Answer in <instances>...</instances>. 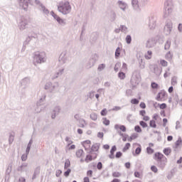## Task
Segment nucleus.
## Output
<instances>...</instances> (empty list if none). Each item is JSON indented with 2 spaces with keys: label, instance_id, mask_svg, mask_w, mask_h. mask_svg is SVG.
<instances>
[{
  "label": "nucleus",
  "instance_id": "obj_49",
  "mask_svg": "<svg viewBox=\"0 0 182 182\" xmlns=\"http://www.w3.org/2000/svg\"><path fill=\"white\" fill-rule=\"evenodd\" d=\"M105 68H106V65H105V64H101L98 67V70H102V69H105Z\"/></svg>",
  "mask_w": 182,
  "mask_h": 182
},
{
  "label": "nucleus",
  "instance_id": "obj_63",
  "mask_svg": "<svg viewBox=\"0 0 182 182\" xmlns=\"http://www.w3.org/2000/svg\"><path fill=\"white\" fill-rule=\"evenodd\" d=\"M167 140H168V141H171V140H173V136H168L167 137Z\"/></svg>",
  "mask_w": 182,
  "mask_h": 182
},
{
  "label": "nucleus",
  "instance_id": "obj_55",
  "mask_svg": "<svg viewBox=\"0 0 182 182\" xmlns=\"http://www.w3.org/2000/svg\"><path fill=\"white\" fill-rule=\"evenodd\" d=\"M103 149L105 150H109V149H110V146H109V144H105L103 146Z\"/></svg>",
  "mask_w": 182,
  "mask_h": 182
},
{
  "label": "nucleus",
  "instance_id": "obj_58",
  "mask_svg": "<svg viewBox=\"0 0 182 182\" xmlns=\"http://www.w3.org/2000/svg\"><path fill=\"white\" fill-rule=\"evenodd\" d=\"M153 119L154 120H157V119H159V114H155L154 116H153Z\"/></svg>",
  "mask_w": 182,
  "mask_h": 182
},
{
  "label": "nucleus",
  "instance_id": "obj_8",
  "mask_svg": "<svg viewBox=\"0 0 182 182\" xmlns=\"http://www.w3.org/2000/svg\"><path fill=\"white\" fill-rule=\"evenodd\" d=\"M28 2L29 0H18V4L20 6H22L24 11H26L28 9V6L29 5Z\"/></svg>",
  "mask_w": 182,
  "mask_h": 182
},
{
  "label": "nucleus",
  "instance_id": "obj_34",
  "mask_svg": "<svg viewBox=\"0 0 182 182\" xmlns=\"http://www.w3.org/2000/svg\"><path fill=\"white\" fill-rule=\"evenodd\" d=\"M159 109H164L167 108V105L166 103L159 104Z\"/></svg>",
  "mask_w": 182,
  "mask_h": 182
},
{
  "label": "nucleus",
  "instance_id": "obj_26",
  "mask_svg": "<svg viewBox=\"0 0 182 182\" xmlns=\"http://www.w3.org/2000/svg\"><path fill=\"white\" fill-rule=\"evenodd\" d=\"M26 25H28V21H22L20 25L21 29H25Z\"/></svg>",
  "mask_w": 182,
  "mask_h": 182
},
{
  "label": "nucleus",
  "instance_id": "obj_52",
  "mask_svg": "<svg viewBox=\"0 0 182 182\" xmlns=\"http://www.w3.org/2000/svg\"><path fill=\"white\" fill-rule=\"evenodd\" d=\"M167 122H168L167 119L164 118L163 119V123H164L163 126H164V127H166V126H167Z\"/></svg>",
  "mask_w": 182,
  "mask_h": 182
},
{
  "label": "nucleus",
  "instance_id": "obj_28",
  "mask_svg": "<svg viewBox=\"0 0 182 182\" xmlns=\"http://www.w3.org/2000/svg\"><path fill=\"white\" fill-rule=\"evenodd\" d=\"M134 130H135V132H136V133H141V132H142L141 128L139 125L135 126Z\"/></svg>",
  "mask_w": 182,
  "mask_h": 182
},
{
  "label": "nucleus",
  "instance_id": "obj_19",
  "mask_svg": "<svg viewBox=\"0 0 182 182\" xmlns=\"http://www.w3.org/2000/svg\"><path fill=\"white\" fill-rule=\"evenodd\" d=\"M149 126H150V127H153L154 129H156V127H157V124H156V121L151 120L149 122Z\"/></svg>",
  "mask_w": 182,
  "mask_h": 182
},
{
  "label": "nucleus",
  "instance_id": "obj_36",
  "mask_svg": "<svg viewBox=\"0 0 182 182\" xmlns=\"http://www.w3.org/2000/svg\"><path fill=\"white\" fill-rule=\"evenodd\" d=\"M151 170L154 173H157V171H159V169L157 168V166H151Z\"/></svg>",
  "mask_w": 182,
  "mask_h": 182
},
{
  "label": "nucleus",
  "instance_id": "obj_44",
  "mask_svg": "<svg viewBox=\"0 0 182 182\" xmlns=\"http://www.w3.org/2000/svg\"><path fill=\"white\" fill-rule=\"evenodd\" d=\"M28 159V154H23L21 156V160L23 161H26V159Z\"/></svg>",
  "mask_w": 182,
  "mask_h": 182
},
{
  "label": "nucleus",
  "instance_id": "obj_3",
  "mask_svg": "<svg viewBox=\"0 0 182 182\" xmlns=\"http://www.w3.org/2000/svg\"><path fill=\"white\" fill-rule=\"evenodd\" d=\"M157 102H164L167 100V92L164 90H161L156 97Z\"/></svg>",
  "mask_w": 182,
  "mask_h": 182
},
{
  "label": "nucleus",
  "instance_id": "obj_15",
  "mask_svg": "<svg viewBox=\"0 0 182 182\" xmlns=\"http://www.w3.org/2000/svg\"><path fill=\"white\" fill-rule=\"evenodd\" d=\"M100 147V144L95 143L91 146L90 152L93 153V151H99V149Z\"/></svg>",
  "mask_w": 182,
  "mask_h": 182
},
{
  "label": "nucleus",
  "instance_id": "obj_9",
  "mask_svg": "<svg viewBox=\"0 0 182 182\" xmlns=\"http://www.w3.org/2000/svg\"><path fill=\"white\" fill-rule=\"evenodd\" d=\"M171 29H173V24H171V23H167L164 27V32L166 35H170Z\"/></svg>",
  "mask_w": 182,
  "mask_h": 182
},
{
  "label": "nucleus",
  "instance_id": "obj_10",
  "mask_svg": "<svg viewBox=\"0 0 182 182\" xmlns=\"http://www.w3.org/2000/svg\"><path fill=\"white\" fill-rule=\"evenodd\" d=\"M153 147H154V144L149 143V146L146 148V153L148 154H153V153H154V149H153Z\"/></svg>",
  "mask_w": 182,
  "mask_h": 182
},
{
  "label": "nucleus",
  "instance_id": "obj_53",
  "mask_svg": "<svg viewBox=\"0 0 182 182\" xmlns=\"http://www.w3.org/2000/svg\"><path fill=\"white\" fill-rule=\"evenodd\" d=\"M83 182H90L89 177L86 176L83 178Z\"/></svg>",
  "mask_w": 182,
  "mask_h": 182
},
{
  "label": "nucleus",
  "instance_id": "obj_31",
  "mask_svg": "<svg viewBox=\"0 0 182 182\" xmlns=\"http://www.w3.org/2000/svg\"><path fill=\"white\" fill-rule=\"evenodd\" d=\"M131 103H132V105H139V100L134 98V99L131 100Z\"/></svg>",
  "mask_w": 182,
  "mask_h": 182
},
{
  "label": "nucleus",
  "instance_id": "obj_51",
  "mask_svg": "<svg viewBox=\"0 0 182 182\" xmlns=\"http://www.w3.org/2000/svg\"><path fill=\"white\" fill-rule=\"evenodd\" d=\"M139 106L141 109H146V103L144 102H141Z\"/></svg>",
  "mask_w": 182,
  "mask_h": 182
},
{
  "label": "nucleus",
  "instance_id": "obj_21",
  "mask_svg": "<svg viewBox=\"0 0 182 182\" xmlns=\"http://www.w3.org/2000/svg\"><path fill=\"white\" fill-rule=\"evenodd\" d=\"M165 58L168 60H170L173 59V54H171V53L168 52L166 54Z\"/></svg>",
  "mask_w": 182,
  "mask_h": 182
},
{
  "label": "nucleus",
  "instance_id": "obj_43",
  "mask_svg": "<svg viewBox=\"0 0 182 182\" xmlns=\"http://www.w3.org/2000/svg\"><path fill=\"white\" fill-rule=\"evenodd\" d=\"M87 176L88 177H92L93 176V171L89 170L87 171Z\"/></svg>",
  "mask_w": 182,
  "mask_h": 182
},
{
  "label": "nucleus",
  "instance_id": "obj_56",
  "mask_svg": "<svg viewBox=\"0 0 182 182\" xmlns=\"http://www.w3.org/2000/svg\"><path fill=\"white\" fill-rule=\"evenodd\" d=\"M119 66H120V64H116L114 67V70L117 72L119 70Z\"/></svg>",
  "mask_w": 182,
  "mask_h": 182
},
{
  "label": "nucleus",
  "instance_id": "obj_60",
  "mask_svg": "<svg viewBox=\"0 0 182 182\" xmlns=\"http://www.w3.org/2000/svg\"><path fill=\"white\" fill-rule=\"evenodd\" d=\"M173 87H170L168 90V93H173Z\"/></svg>",
  "mask_w": 182,
  "mask_h": 182
},
{
  "label": "nucleus",
  "instance_id": "obj_27",
  "mask_svg": "<svg viewBox=\"0 0 182 182\" xmlns=\"http://www.w3.org/2000/svg\"><path fill=\"white\" fill-rule=\"evenodd\" d=\"M139 137V134H133L131 136L130 139H129V141H132V140H134Z\"/></svg>",
  "mask_w": 182,
  "mask_h": 182
},
{
  "label": "nucleus",
  "instance_id": "obj_6",
  "mask_svg": "<svg viewBox=\"0 0 182 182\" xmlns=\"http://www.w3.org/2000/svg\"><path fill=\"white\" fill-rule=\"evenodd\" d=\"M75 156L77 159H80V162L83 163L85 162V151L83 149H78L75 152Z\"/></svg>",
  "mask_w": 182,
  "mask_h": 182
},
{
  "label": "nucleus",
  "instance_id": "obj_47",
  "mask_svg": "<svg viewBox=\"0 0 182 182\" xmlns=\"http://www.w3.org/2000/svg\"><path fill=\"white\" fill-rule=\"evenodd\" d=\"M140 176H141V174L139 171L134 172V177H136L137 178H140Z\"/></svg>",
  "mask_w": 182,
  "mask_h": 182
},
{
  "label": "nucleus",
  "instance_id": "obj_40",
  "mask_svg": "<svg viewBox=\"0 0 182 182\" xmlns=\"http://www.w3.org/2000/svg\"><path fill=\"white\" fill-rule=\"evenodd\" d=\"M102 168H103V164H102V162H98L97 164V170H102Z\"/></svg>",
  "mask_w": 182,
  "mask_h": 182
},
{
  "label": "nucleus",
  "instance_id": "obj_17",
  "mask_svg": "<svg viewBox=\"0 0 182 182\" xmlns=\"http://www.w3.org/2000/svg\"><path fill=\"white\" fill-rule=\"evenodd\" d=\"M131 144H130V143H127L125 145H124V148L122 149V151L124 153V152H126V151H127V150H129V149H130V147H131Z\"/></svg>",
  "mask_w": 182,
  "mask_h": 182
},
{
  "label": "nucleus",
  "instance_id": "obj_62",
  "mask_svg": "<svg viewBox=\"0 0 182 182\" xmlns=\"http://www.w3.org/2000/svg\"><path fill=\"white\" fill-rule=\"evenodd\" d=\"M77 133H78V134H83V130H82L80 129H77Z\"/></svg>",
  "mask_w": 182,
  "mask_h": 182
},
{
  "label": "nucleus",
  "instance_id": "obj_59",
  "mask_svg": "<svg viewBox=\"0 0 182 182\" xmlns=\"http://www.w3.org/2000/svg\"><path fill=\"white\" fill-rule=\"evenodd\" d=\"M123 69H125V70H127V64L126 63H124L122 65Z\"/></svg>",
  "mask_w": 182,
  "mask_h": 182
},
{
  "label": "nucleus",
  "instance_id": "obj_25",
  "mask_svg": "<svg viewBox=\"0 0 182 182\" xmlns=\"http://www.w3.org/2000/svg\"><path fill=\"white\" fill-rule=\"evenodd\" d=\"M85 126H86V121L85 119H81L80 120V127H85Z\"/></svg>",
  "mask_w": 182,
  "mask_h": 182
},
{
  "label": "nucleus",
  "instance_id": "obj_14",
  "mask_svg": "<svg viewBox=\"0 0 182 182\" xmlns=\"http://www.w3.org/2000/svg\"><path fill=\"white\" fill-rule=\"evenodd\" d=\"M114 129L115 130H120L121 132H123L124 133L126 132V127L124 125H119V124H115L114 125Z\"/></svg>",
  "mask_w": 182,
  "mask_h": 182
},
{
  "label": "nucleus",
  "instance_id": "obj_24",
  "mask_svg": "<svg viewBox=\"0 0 182 182\" xmlns=\"http://www.w3.org/2000/svg\"><path fill=\"white\" fill-rule=\"evenodd\" d=\"M70 167V161L69 159L65 160L64 168H69Z\"/></svg>",
  "mask_w": 182,
  "mask_h": 182
},
{
  "label": "nucleus",
  "instance_id": "obj_45",
  "mask_svg": "<svg viewBox=\"0 0 182 182\" xmlns=\"http://www.w3.org/2000/svg\"><path fill=\"white\" fill-rule=\"evenodd\" d=\"M104 136H105V134H103V132H98L97 133V137L99 139H103Z\"/></svg>",
  "mask_w": 182,
  "mask_h": 182
},
{
  "label": "nucleus",
  "instance_id": "obj_22",
  "mask_svg": "<svg viewBox=\"0 0 182 182\" xmlns=\"http://www.w3.org/2000/svg\"><path fill=\"white\" fill-rule=\"evenodd\" d=\"M151 55H153V53L151 50H149L147 55H145V58L147 60L151 59Z\"/></svg>",
  "mask_w": 182,
  "mask_h": 182
},
{
  "label": "nucleus",
  "instance_id": "obj_57",
  "mask_svg": "<svg viewBox=\"0 0 182 182\" xmlns=\"http://www.w3.org/2000/svg\"><path fill=\"white\" fill-rule=\"evenodd\" d=\"M130 166H131V164H130L129 162H127V163L125 164V167H126V168H130Z\"/></svg>",
  "mask_w": 182,
  "mask_h": 182
},
{
  "label": "nucleus",
  "instance_id": "obj_35",
  "mask_svg": "<svg viewBox=\"0 0 182 182\" xmlns=\"http://www.w3.org/2000/svg\"><path fill=\"white\" fill-rule=\"evenodd\" d=\"M160 63H161V66H164V67H166L168 65V63H167V61H166V60H161Z\"/></svg>",
  "mask_w": 182,
  "mask_h": 182
},
{
  "label": "nucleus",
  "instance_id": "obj_38",
  "mask_svg": "<svg viewBox=\"0 0 182 182\" xmlns=\"http://www.w3.org/2000/svg\"><path fill=\"white\" fill-rule=\"evenodd\" d=\"M139 124H140V126H141V127H143L144 129H145V127H147V123L144 122V121L139 122Z\"/></svg>",
  "mask_w": 182,
  "mask_h": 182
},
{
  "label": "nucleus",
  "instance_id": "obj_64",
  "mask_svg": "<svg viewBox=\"0 0 182 182\" xmlns=\"http://www.w3.org/2000/svg\"><path fill=\"white\" fill-rule=\"evenodd\" d=\"M111 182H120V181L117 178H114Z\"/></svg>",
  "mask_w": 182,
  "mask_h": 182
},
{
  "label": "nucleus",
  "instance_id": "obj_30",
  "mask_svg": "<svg viewBox=\"0 0 182 182\" xmlns=\"http://www.w3.org/2000/svg\"><path fill=\"white\" fill-rule=\"evenodd\" d=\"M90 117L92 120H97V114L96 113H92Z\"/></svg>",
  "mask_w": 182,
  "mask_h": 182
},
{
  "label": "nucleus",
  "instance_id": "obj_16",
  "mask_svg": "<svg viewBox=\"0 0 182 182\" xmlns=\"http://www.w3.org/2000/svg\"><path fill=\"white\" fill-rule=\"evenodd\" d=\"M163 153L165 156H168L171 154V149L170 148H166L164 149Z\"/></svg>",
  "mask_w": 182,
  "mask_h": 182
},
{
  "label": "nucleus",
  "instance_id": "obj_61",
  "mask_svg": "<svg viewBox=\"0 0 182 182\" xmlns=\"http://www.w3.org/2000/svg\"><path fill=\"white\" fill-rule=\"evenodd\" d=\"M60 174H62V171H60V170L57 171V172H56L57 177L60 176Z\"/></svg>",
  "mask_w": 182,
  "mask_h": 182
},
{
  "label": "nucleus",
  "instance_id": "obj_41",
  "mask_svg": "<svg viewBox=\"0 0 182 182\" xmlns=\"http://www.w3.org/2000/svg\"><path fill=\"white\" fill-rule=\"evenodd\" d=\"M107 114V109L106 108L101 111V116H106Z\"/></svg>",
  "mask_w": 182,
  "mask_h": 182
},
{
  "label": "nucleus",
  "instance_id": "obj_18",
  "mask_svg": "<svg viewBox=\"0 0 182 182\" xmlns=\"http://www.w3.org/2000/svg\"><path fill=\"white\" fill-rule=\"evenodd\" d=\"M118 77H119L121 80H123L124 79L126 78V74L123 72H119L118 74Z\"/></svg>",
  "mask_w": 182,
  "mask_h": 182
},
{
  "label": "nucleus",
  "instance_id": "obj_7",
  "mask_svg": "<svg viewBox=\"0 0 182 182\" xmlns=\"http://www.w3.org/2000/svg\"><path fill=\"white\" fill-rule=\"evenodd\" d=\"M81 144L84 147L85 150H90L92 147V141L89 139L83 141L81 142Z\"/></svg>",
  "mask_w": 182,
  "mask_h": 182
},
{
  "label": "nucleus",
  "instance_id": "obj_2",
  "mask_svg": "<svg viewBox=\"0 0 182 182\" xmlns=\"http://www.w3.org/2000/svg\"><path fill=\"white\" fill-rule=\"evenodd\" d=\"M58 9L63 15H68L72 11V7L68 1H61L58 6Z\"/></svg>",
  "mask_w": 182,
  "mask_h": 182
},
{
  "label": "nucleus",
  "instance_id": "obj_48",
  "mask_svg": "<svg viewBox=\"0 0 182 182\" xmlns=\"http://www.w3.org/2000/svg\"><path fill=\"white\" fill-rule=\"evenodd\" d=\"M70 169H68L65 173H64V176L65 177H68L69 176V174H70Z\"/></svg>",
  "mask_w": 182,
  "mask_h": 182
},
{
  "label": "nucleus",
  "instance_id": "obj_29",
  "mask_svg": "<svg viewBox=\"0 0 182 182\" xmlns=\"http://www.w3.org/2000/svg\"><path fill=\"white\" fill-rule=\"evenodd\" d=\"M151 87L152 89H159V84H157L156 82H151Z\"/></svg>",
  "mask_w": 182,
  "mask_h": 182
},
{
  "label": "nucleus",
  "instance_id": "obj_12",
  "mask_svg": "<svg viewBox=\"0 0 182 182\" xmlns=\"http://www.w3.org/2000/svg\"><path fill=\"white\" fill-rule=\"evenodd\" d=\"M52 16H53L54 18L58 22V23H65V21L63 19L60 18L59 16H58L56 14H55L53 11L51 12Z\"/></svg>",
  "mask_w": 182,
  "mask_h": 182
},
{
  "label": "nucleus",
  "instance_id": "obj_54",
  "mask_svg": "<svg viewBox=\"0 0 182 182\" xmlns=\"http://www.w3.org/2000/svg\"><path fill=\"white\" fill-rule=\"evenodd\" d=\"M30 150H31V145H30V144H28V145L27 146V149H26V154H29Z\"/></svg>",
  "mask_w": 182,
  "mask_h": 182
},
{
  "label": "nucleus",
  "instance_id": "obj_37",
  "mask_svg": "<svg viewBox=\"0 0 182 182\" xmlns=\"http://www.w3.org/2000/svg\"><path fill=\"white\" fill-rule=\"evenodd\" d=\"M120 48H117L115 52V56L116 58H119V56H120Z\"/></svg>",
  "mask_w": 182,
  "mask_h": 182
},
{
  "label": "nucleus",
  "instance_id": "obj_1",
  "mask_svg": "<svg viewBox=\"0 0 182 182\" xmlns=\"http://www.w3.org/2000/svg\"><path fill=\"white\" fill-rule=\"evenodd\" d=\"M154 160L157 161L160 168H164L167 164V158L160 152L154 154Z\"/></svg>",
  "mask_w": 182,
  "mask_h": 182
},
{
  "label": "nucleus",
  "instance_id": "obj_23",
  "mask_svg": "<svg viewBox=\"0 0 182 182\" xmlns=\"http://www.w3.org/2000/svg\"><path fill=\"white\" fill-rule=\"evenodd\" d=\"M140 153H141V145H138V147L135 150V154L136 155H139V154H140Z\"/></svg>",
  "mask_w": 182,
  "mask_h": 182
},
{
  "label": "nucleus",
  "instance_id": "obj_20",
  "mask_svg": "<svg viewBox=\"0 0 182 182\" xmlns=\"http://www.w3.org/2000/svg\"><path fill=\"white\" fill-rule=\"evenodd\" d=\"M102 123L105 126H109L110 124V120L107 119V118H102Z\"/></svg>",
  "mask_w": 182,
  "mask_h": 182
},
{
  "label": "nucleus",
  "instance_id": "obj_42",
  "mask_svg": "<svg viewBox=\"0 0 182 182\" xmlns=\"http://www.w3.org/2000/svg\"><path fill=\"white\" fill-rule=\"evenodd\" d=\"M123 156V154L120 151L116 153L115 157L116 159H120Z\"/></svg>",
  "mask_w": 182,
  "mask_h": 182
},
{
  "label": "nucleus",
  "instance_id": "obj_11",
  "mask_svg": "<svg viewBox=\"0 0 182 182\" xmlns=\"http://www.w3.org/2000/svg\"><path fill=\"white\" fill-rule=\"evenodd\" d=\"M139 114L140 116H142L143 120H144V122H149V120H150V117L146 115V110H141L139 112Z\"/></svg>",
  "mask_w": 182,
  "mask_h": 182
},
{
  "label": "nucleus",
  "instance_id": "obj_39",
  "mask_svg": "<svg viewBox=\"0 0 182 182\" xmlns=\"http://www.w3.org/2000/svg\"><path fill=\"white\" fill-rule=\"evenodd\" d=\"M126 42L127 43H132V36H127L126 37Z\"/></svg>",
  "mask_w": 182,
  "mask_h": 182
},
{
  "label": "nucleus",
  "instance_id": "obj_5",
  "mask_svg": "<svg viewBox=\"0 0 182 182\" xmlns=\"http://www.w3.org/2000/svg\"><path fill=\"white\" fill-rule=\"evenodd\" d=\"M43 53H39L36 52L35 56H34V62L35 63H42L43 61Z\"/></svg>",
  "mask_w": 182,
  "mask_h": 182
},
{
  "label": "nucleus",
  "instance_id": "obj_13",
  "mask_svg": "<svg viewBox=\"0 0 182 182\" xmlns=\"http://www.w3.org/2000/svg\"><path fill=\"white\" fill-rule=\"evenodd\" d=\"M117 150V148L116 146H113L110 150V154L108 155V157L111 159H114V151Z\"/></svg>",
  "mask_w": 182,
  "mask_h": 182
},
{
  "label": "nucleus",
  "instance_id": "obj_4",
  "mask_svg": "<svg viewBox=\"0 0 182 182\" xmlns=\"http://www.w3.org/2000/svg\"><path fill=\"white\" fill-rule=\"evenodd\" d=\"M96 159H97V154L90 151V153L86 155L85 159L84 158V161H85V163H90V161L96 160Z\"/></svg>",
  "mask_w": 182,
  "mask_h": 182
},
{
  "label": "nucleus",
  "instance_id": "obj_46",
  "mask_svg": "<svg viewBox=\"0 0 182 182\" xmlns=\"http://www.w3.org/2000/svg\"><path fill=\"white\" fill-rule=\"evenodd\" d=\"M120 176H122V174H120V173H119V172H114L112 173L113 177H120Z\"/></svg>",
  "mask_w": 182,
  "mask_h": 182
},
{
  "label": "nucleus",
  "instance_id": "obj_32",
  "mask_svg": "<svg viewBox=\"0 0 182 182\" xmlns=\"http://www.w3.org/2000/svg\"><path fill=\"white\" fill-rule=\"evenodd\" d=\"M132 6H134V8H137V6H139V1L132 0Z\"/></svg>",
  "mask_w": 182,
  "mask_h": 182
},
{
  "label": "nucleus",
  "instance_id": "obj_50",
  "mask_svg": "<svg viewBox=\"0 0 182 182\" xmlns=\"http://www.w3.org/2000/svg\"><path fill=\"white\" fill-rule=\"evenodd\" d=\"M181 143H182L181 139H178V140L176 141V147H178V146H180V145L181 144Z\"/></svg>",
  "mask_w": 182,
  "mask_h": 182
},
{
  "label": "nucleus",
  "instance_id": "obj_33",
  "mask_svg": "<svg viewBox=\"0 0 182 182\" xmlns=\"http://www.w3.org/2000/svg\"><path fill=\"white\" fill-rule=\"evenodd\" d=\"M171 85H173V86L177 85V77H172Z\"/></svg>",
  "mask_w": 182,
  "mask_h": 182
}]
</instances>
